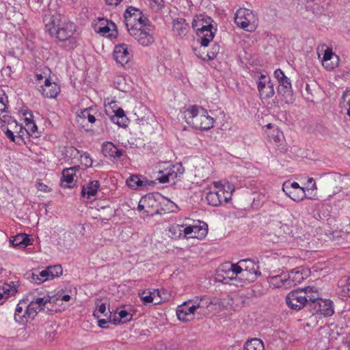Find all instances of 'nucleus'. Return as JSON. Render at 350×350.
Wrapping results in <instances>:
<instances>
[{
  "label": "nucleus",
  "instance_id": "obj_12",
  "mask_svg": "<svg viewBox=\"0 0 350 350\" xmlns=\"http://www.w3.org/2000/svg\"><path fill=\"white\" fill-rule=\"evenodd\" d=\"M50 301L51 297L49 296L33 299L25 307V314H28L27 317H30V319H33L36 316V314L44 308L45 305L47 303H50Z\"/></svg>",
  "mask_w": 350,
  "mask_h": 350
},
{
  "label": "nucleus",
  "instance_id": "obj_1",
  "mask_svg": "<svg viewBox=\"0 0 350 350\" xmlns=\"http://www.w3.org/2000/svg\"><path fill=\"white\" fill-rule=\"evenodd\" d=\"M46 31L51 36H55L59 41L64 42V46L68 50L73 49L78 45V39L73 36L75 25L70 22H62L57 16H52L45 24Z\"/></svg>",
  "mask_w": 350,
  "mask_h": 350
},
{
  "label": "nucleus",
  "instance_id": "obj_7",
  "mask_svg": "<svg viewBox=\"0 0 350 350\" xmlns=\"http://www.w3.org/2000/svg\"><path fill=\"white\" fill-rule=\"evenodd\" d=\"M201 301H202V298L200 301H198V298H197L194 301V304L191 306H189V304H190L192 300L185 301L181 306H179L176 310V315L178 319L180 321L185 322L193 319L196 310L202 307L200 303Z\"/></svg>",
  "mask_w": 350,
  "mask_h": 350
},
{
  "label": "nucleus",
  "instance_id": "obj_57",
  "mask_svg": "<svg viewBox=\"0 0 350 350\" xmlns=\"http://www.w3.org/2000/svg\"><path fill=\"white\" fill-rule=\"evenodd\" d=\"M124 116H125L124 111L122 109L120 108L116 111V117L123 118Z\"/></svg>",
  "mask_w": 350,
  "mask_h": 350
},
{
  "label": "nucleus",
  "instance_id": "obj_50",
  "mask_svg": "<svg viewBox=\"0 0 350 350\" xmlns=\"http://www.w3.org/2000/svg\"><path fill=\"white\" fill-rule=\"evenodd\" d=\"M83 158L84 164L86 167H91L92 165V160L90 157V154L88 153H84L83 155L81 156Z\"/></svg>",
  "mask_w": 350,
  "mask_h": 350
},
{
  "label": "nucleus",
  "instance_id": "obj_38",
  "mask_svg": "<svg viewBox=\"0 0 350 350\" xmlns=\"http://www.w3.org/2000/svg\"><path fill=\"white\" fill-rule=\"evenodd\" d=\"M118 314H119L118 319H116V317H115L113 319L114 324L120 323V321L122 319H124V322H125V321H129L132 319V314H129L127 311H126L124 310H120Z\"/></svg>",
  "mask_w": 350,
  "mask_h": 350
},
{
  "label": "nucleus",
  "instance_id": "obj_34",
  "mask_svg": "<svg viewBox=\"0 0 350 350\" xmlns=\"http://www.w3.org/2000/svg\"><path fill=\"white\" fill-rule=\"evenodd\" d=\"M31 282L36 284H41L48 280V272L46 269L41 271L33 272L31 273Z\"/></svg>",
  "mask_w": 350,
  "mask_h": 350
},
{
  "label": "nucleus",
  "instance_id": "obj_56",
  "mask_svg": "<svg viewBox=\"0 0 350 350\" xmlns=\"http://www.w3.org/2000/svg\"><path fill=\"white\" fill-rule=\"evenodd\" d=\"M120 1L121 0H105L106 3L109 5H117Z\"/></svg>",
  "mask_w": 350,
  "mask_h": 350
},
{
  "label": "nucleus",
  "instance_id": "obj_29",
  "mask_svg": "<svg viewBox=\"0 0 350 350\" xmlns=\"http://www.w3.org/2000/svg\"><path fill=\"white\" fill-rule=\"evenodd\" d=\"M16 291V288L9 284L3 283L0 285V301L8 299L10 295H14Z\"/></svg>",
  "mask_w": 350,
  "mask_h": 350
},
{
  "label": "nucleus",
  "instance_id": "obj_58",
  "mask_svg": "<svg viewBox=\"0 0 350 350\" xmlns=\"http://www.w3.org/2000/svg\"><path fill=\"white\" fill-rule=\"evenodd\" d=\"M58 298H60L61 300L62 301H70V296L69 295H62L61 294H58Z\"/></svg>",
  "mask_w": 350,
  "mask_h": 350
},
{
  "label": "nucleus",
  "instance_id": "obj_33",
  "mask_svg": "<svg viewBox=\"0 0 350 350\" xmlns=\"http://www.w3.org/2000/svg\"><path fill=\"white\" fill-rule=\"evenodd\" d=\"M46 271L48 272V280L59 277L63 273V269L60 265L49 266Z\"/></svg>",
  "mask_w": 350,
  "mask_h": 350
},
{
  "label": "nucleus",
  "instance_id": "obj_11",
  "mask_svg": "<svg viewBox=\"0 0 350 350\" xmlns=\"http://www.w3.org/2000/svg\"><path fill=\"white\" fill-rule=\"evenodd\" d=\"M310 271L304 267H298L292 269L287 275L289 288L301 283L304 279L309 277Z\"/></svg>",
  "mask_w": 350,
  "mask_h": 350
},
{
  "label": "nucleus",
  "instance_id": "obj_42",
  "mask_svg": "<svg viewBox=\"0 0 350 350\" xmlns=\"http://www.w3.org/2000/svg\"><path fill=\"white\" fill-rule=\"evenodd\" d=\"M149 22L147 17H146L142 13L141 15L137 18V21L136 23L137 24V27L144 29L143 27H145L148 25V23Z\"/></svg>",
  "mask_w": 350,
  "mask_h": 350
},
{
  "label": "nucleus",
  "instance_id": "obj_3",
  "mask_svg": "<svg viewBox=\"0 0 350 350\" xmlns=\"http://www.w3.org/2000/svg\"><path fill=\"white\" fill-rule=\"evenodd\" d=\"M187 123L200 130H208L213 127L214 120L206 110L196 105L189 106L185 111Z\"/></svg>",
  "mask_w": 350,
  "mask_h": 350
},
{
  "label": "nucleus",
  "instance_id": "obj_13",
  "mask_svg": "<svg viewBox=\"0 0 350 350\" xmlns=\"http://www.w3.org/2000/svg\"><path fill=\"white\" fill-rule=\"evenodd\" d=\"M312 305L313 306L314 312L319 313L325 317H330L334 312L332 301L329 299L323 300L319 297V299Z\"/></svg>",
  "mask_w": 350,
  "mask_h": 350
},
{
  "label": "nucleus",
  "instance_id": "obj_59",
  "mask_svg": "<svg viewBox=\"0 0 350 350\" xmlns=\"http://www.w3.org/2000/svg\"><path fill=\"white\" fill-rule=\"evenodd\" d=\"M146 199L144 198V199H141L139 202V204H138V206H137V208L139 211H142L144 209V205L142 204V202H146Z\"/></svg>",
  "mask_w": 350,
  "mask_h": 350
},
{
  "label": "nucleus",
  "instance_id": "obj_40",
  "mask_svg": "<svg viewBox=\"0 0 350 350\" xmlns=\"http://www.w3.org/2000/svg\"><path fill=\"white\" fill-rule=\"evenodd\" d=\"M106 305L104 303L98 305V309L94 312V316L96 318H100V314H103L105 317L107 316V313L106 312Z\"/></svg>",
  "mask_w": 350,
  "mask_h": 350
},
{
  "label": "nucleus",
  "instance_id": "obj_60",
  "mask_svg": "<svg viewBox=\"0 0 350 350\" xmlns=\"http://www.w3.org/2000/svg\"><path fill=\"white\" fill-rule=\"evenodd\" d=\"M25 116H27V113H25ZM29 117H28V116H26V117H25V124H26V123H29V122H34V121L31 119V118L33 117L32 113H31V112L29 113Z\"/></svg>",
  "mask_w": 350,
  "mask_h": 350
},
{
  "label": "nucleus",
  "instance_id": "obj_16",
  "mask_svg": "<svg viewBox=\"0 0 350 350\" xmlns=\"http://www.w3.org/2000/svg\"><path fill=\"white\" fill-rule=\"evenodd\" d=\"M79 170V166H74L72 167L64 169L62 172L60 185L64 188H72L71 184L74 180V176L76 171Z\"/></svg>",
  "mask_w": 350,
  "mask_h": 350
},
{
  "label": "nucleus",
  "instance_id": "obj_45",
  "mask_svg": "<svg viewBox=\"0 0 350 350\" xmlns=\"http://www.w3.org/2000/svg\"><path fill=\"white\" fill-rule=\"evenodd\" d=\"M219 46L217 44H214L212 47V51L207 53L208 59H213L216 55L219 53Z\"/></svg>",
  "mask_w": 350,
  "mask_h": 350
},
{
  "label": "nucleus",
  "instance_id": "obj_14",
  "mask_svg": "<svg viewBox=\"0 0 350 350\" xmlns=\"http://www.w3.org/2000/svg\"><path fill=\"white\" fill-rule=\"evenodd\" d=\"M113 57L116 62L123 66L126 64L131 57V55L128 51L127 45L122 44L116 46L113 51Z\"/></svg>",
  "mask_w": 350,
  "mask_h": 350
},
{
  "label": "nucleus",
  "instance_id": "obj_55",
  "mask_svg": "<svg viewBox=\"0 0 350 350\" xmlns=\"http://www.w3.org/2000/svg\"><path fill=\"white\" fill-rule=\"evenodd\" d=\"M350 281H348L347 282V284L344 286V288L342 291L346 293V295L349 297H350V285H349Z\"/></svg>",
  "mask_w": 350,
  "mask_h": 350
},
{
  "label": "nucleus",
  "instance_id": "obj_23",
  "mask_svg": "<svg viewBox=\"0 0 350 350\" xmlns=\"http://www.w3.org/2000/svg\"><path fill=\"white\" fill-rule=\"evenodd\" d=\"M188 29L189 26L184 18H177L174 20L173 31L176 35L179 36H185L187 33Z\"/></svg>",
  "mask_w": 350,
  "mask_h": 350
},
{
  "label": "nucleus",
  "instance_id": "obj_31",
  "mask_svg": "<svg viewBox=\"0 0 350 350\" xmlns=\"http://www.w3.org/2000/svg\"><path fill=\"white\" fill-rule=\"evenodd\" d=\"M156 293L158 296L159 295V292L158 290H154L152 292L142 291L139 292V297H140L142 303L144 305H146L153 302Z\"/></svg>",
  "mask_w": 350,
  "mask_h": 350
},
{
  "label": "nucleus",
  "instance_id": "obj_24",
  "mask_svg": "<svg viewBox=\"0 0 350 350\" xmlns=\"http://www.w3.org/2000/svg\"><path fill=\"white\" fill-rule=\"evenodd\" d=\"M269 284L274 288L284 287V288H289L287 275H277L270 277Z\"/></svg>",
  "mask_w": 350,
  "mask_h": 350
},
{
  "label": "nucleus",
  "instance_id": "obj_26",
  "mask_svg": "<svg viewBox=\"0 0 350 350\" xmlns=\"http://www.w3.org/2000/svg\"><path fill=\"white\" fill-rule=\"evenodd\" d=\"M13 246L25 248L31 244V239L26 234H18L10 241Z\"/></svg>",
  "mask_w": 350,
  "mask_h": 350
},
{
  "label": "nucleus",
  "instance_id": "obj_6",
  "mask_svg": "<svg viewBox=\"0 0 350 350\" xmlns=\"http://www.w3.org/2000/svg\"><path fill=\"white\" fill-rule=\"evenodd\" d=\"M256 17L252 11L245 9H239L234 16L235 23L241 28L248 31H252L256 26Z\"/></svg>",
  "mask_w": 350,
  "mask_h": 350
},
{
  "label": "nucleus",
  "instance_id": "obj_39",
  "mask_svg": "<svg viewBox=\"0 0 350 350\" xmlns=\"http://www.w3.org/2000/svg\"><path fill=\"white\" fill-rule=\"evenodd\" d=\"M150 7L154 12L160 11L164 7L163 0H149Z\"/></svg>",
  "mask_w": 350,
  "mask_h": 350
},
{
  "label": "nucleus",
  "instance_id": "obj_20",
  "mask_svg": "<svg viewBox=\"0 0 350 350\" xmlns=\"http://www.w3.org/2000/svg\"><path fill=\"white\" fill-rule=\"evenodd\" d=\"M282 191L291 199L296 202L301 201L306 198L304 188H300V189H298L297 191H293L290 190V187H288V185L284 183L282 185Z\"/></svg>",
  "mask_w": 350,
  "mask_h": 350
},
{
  "label": "nucleus",
  "instance_id": "obj_21",
  "mask_svg": "<svg viewBox=\"0 0 350 350\" xmlns=\"http://www.w3.org/2000/svg\"><path fill=\"white\" fill-rule=\"evenodd\" d=\"M102 152L105 157L119 158L122 155V150L117 148L111 142H105L102 146Z\"/></svg>",
  "mask_w": 350,
  "mask_h": 350
},
{
  "label": "nucleus",
  "instance_id": "obj_52",
  "mask_svg": "<svg viewBox=\"0 0 350 350\" xmlns=\"http://www.w3.org/2000/svg\"><path fill=\"white\" fill-rule=\"evenodd\" d=\"M172 173L171 174H165V175H162L161 176H160L158 180H159L160 183H169L170 182V178L171 176H172Z\"/></svg>",
  "mask_w": 350,
  "mask_h": 350
},
{
  "label": "nucleus",
  "instance_id": "obj_8",
  "mask_svg": "<svg viewBox=\"0 0 350 350\" xmlns=\"http://www.w3.org/2000/svg\"><path fill=\"white\" fill-rule=\"evenodd\" d=\"M150 25H148V27H146L145 29L138 28L137 27L129 28L130 35L143 46H149L154 41L153 35L150 33Z\"/></svg>",
  "mask_w": 350,
  "mask_h": 350
},
{
  "label": "nucleus",
  "instance_id": "obj_9",
  "mask_svg": "<svg viewBox=\"0 0 350 350\" xmlns=\"http://www.w3.org/2000/svg\"><path fill=\"white\" fill-rule=\"evenodd\" d=\"M257 88L260 97L262 99L270 98L275 94L273 83L271 79L265 75H260L259 80L257 81Z\"/></svg>",
  "mask_w": 350,
  "mask_h": 350
},
{
  "label": "nucleus",
  "instance_id": "obj_27",
  "mask_svg": "<svg viewBox=\"0 0 350 350\" xmlns=\"http://www.w3.org/2000/svg\"><path fill=\"white\" fill-rule=\"evenodd\" d=\"M113 215V210L109 206H105L101 207V210H98V213L94 217V219L100 220L102 222H106Z\"/></svg>",
  "mask_w": 350,
  "mask_h": 350
},
{
  "label": "nucleus",
  "instance_id": "obj_48",
  "mask_svg": "<svg viewBox=\"0 0 350 350\" xmlns=\"http://www.w3.org/2000/svg\"><path fill=\"white\" fill-rule=\"evenodd\" d=\"M274 77L277 79L278 83L286 78L283 71L280 69L275 70Z\"/></svg>",
  "mask_w": 350,
  "mask_h": 350
},
{
  "label": "nucleus",
  "instance_id": "obj_32",
  "mask_svg": "<svg viewBox=\"0 0 350 350\" xmlns=\"http://www.w3.org/2000/svg\"><path fill=\"white\" fill-rule=\"evenodd\" d=\"M51 0H29L28 3L32 10L36 11L44 10L50 3Z\"/></svg>",
  "mask_w": 350,
  "mask_h": 350
},
{
  "label": "nucleus",
  "instance_id": "obj_47",
  "mask_svg": "<svg viewBox=\"0 0 350 350\" xmlns=\"http://www.w3.org/2000/svg\"><path fill=\"white\" fill-rule=\"evenodd\" d=\"M218 193V200H219V204L222 202H228V196H225V189L224 188H220L218 191H215Z\"/></svg>",
  "mask_w": 350,
  "mask_h": 350
},
{
  "label": "nucleus",
  "instance_id": "obj_22",
  "mask_svg": "<svg viewBox=\"0 0 350 350\" xmlns=\"http://www.w3.org/2000/svg\"><path fill=\"white\" fill-rule=\"evenodd\" d=\"M126 184L129 187L133 189H142L149 185L147 180L142 179V176L138 175H131L127 180Z\"/></svg>",
  "mask_w": 350,
  "mask_h": 350
},
{
  "label": "nucleus",
  "instance_id": "obj_18",
  "mask_svg": "<svg viewBox=\"0 0 350 350\" xmlns=\"http://www.w3.org/2000/svg\"><path fill=\"white\" fill-rule=\"evenodd\" d=\"M277 238H285L286 235H291L292 230L286 224H282L280 221L273 223L271 225V232Z\"/></svg>",
  "mask_w": 350,
  "mask_h": 350
},
{
  "label": "nucleus",
  "instance_id": "obj_49",
  "mask_svg": "<svg viewBox=\"0 0 350 350\" xmlns=\"http://www.w3.org/2000/svg\"><path fill=\"white\" fill-rule=\"evenodd\" d=\"M225 187L228 189V191L225 190V196H228V202L231 199V192L234 190V186L230 183H227L225 185Z\"/></svg>",
  "mask_w": 350,
  "mask_h": 350
},
{
  "label": "nucleus",
  "instance_id": "obj_43",
  "mask_svg": "<svg viewBox=\"0 0 350 350\" xmlns=\"http://www.w3.org/2000/svg\"><path fill=\"white\" fill-rule=\"evenodd\" d=\"M1 129L3 132H5V134L8 139H10L12 142L15 141V136L13 131L11 130L12 129H10L5 124L1 125Z\"/></svg>",
  "mask_w": 350,
  "mask_h": 350
},
{
  "label": "nucleus",
  "instance_id": "obj_4",
  "mask_svg": "<svg viewBox=\"0 0 350 350\" xmlns=\"http://www.w3.org/2000/svg\"><path fill=\"white\" fill-rule=\"evenodd\" d=\"M212 21L211 17L204 15L196 16L193 19L192 27L196 31L197 35L200 37V42L203 46H207L214 38Z\"/></svg>",
  "mask_w": 350,
  "mask_h": 350
},
{
  "label": "nucleus",
  "instance_id": "obj_37",
  "mask_svg": "<svg viewBox=\"0 0 350 350\" xmlns=\"http://www.w3.org/2000/svg\"><path fill=\"white\" fill-rule=\"evenodd\" d=\"M218 193L215 191H210L207 193L206 196V199L208 202V204L213 206H217L219 205V200H218Z\"/></svg>",
  "mask_w": 350,
  "mask_h": 350
},
{
  "label": "nucleus",
  "instance_id": "obj_51",
  "mask_svg": "<svg viewBox=\"0 0 350 350\" xmlns=\"http://www.w3.org/2000/svg\"><path fill=\"white\" fill-rule=\"evenodd\" d=\"M282 260L284 263H288L290 265H293L295 261L297 260V258L295 257H289V256H282Z\"/></svg>",
  "mask_w": 350,
  "mask_h": 350
},
{
  "label": "nucleus",
  "instance_id": "obj_64",
  "mask_svg": "<svg viewBox=\"0 0 350 350\" xmlns=\"http://www.w3.org/2000/svg\"><path fill=\"white\" fill-rule=\"evenodd\" d=\"M214 185L217 188H223L222 185L219 182H215Z\"/></svg>",
  "mask_w": 350,
  "mask_h": 350
},
{
  "label": "nucleus",
  "instance_id": "obj_36",
  "mask_svg": "<svg viewBox=\"0 0 350 350\" xmlns=\"http://www.w3.org/2000/svg\"><path fill=\"white\" fill-rule=\"evenodd\" d=\"M40 92L42 94L47 98H55L59 92V88L56 83H53V86L51 88H43L41 86Z\"/></svg>",
  "mask_w": 350,
  "mask_h": 350
},
{
  "label": "nucleus",
  "instance_id": "obj_10",
  "mask_svg": "<svg viewBox=\"0 0 350 350\" xmlns=\"http://www.w3.org/2000/svg\"><path fill=\"white\" fill-rule=\"evenodd\" d=\"M94 30L102 36L109 38H115L118 33L116 24L105 18H98L94 25Z\"/></svg>",
  "mask_w": 350,
  "mask_h": 350
},
{
  "label": "nucleus",
  "instance_id": "obj_63",
  "mask_svg": "<svg viewBox=\"0 0 350 350\" xmlns=\"http://www.w3.org/2000/svg\"><path fill=\"white\" fill-rule=\"evenodd\" d=\"M88 120L90 123H94L96 121L95 117L90 113L88 114Z\"/></svg>",
  "mask_w": 350,
  "mask_h": 350
},
{
  "label": "nucleus",
  "instance_id": "obj_15",
  "mask_svg": "<svg viewBox=\"0 0 350 350\" xmlns=\"http://www.w3.org/2000/svg\"><path fill=\"white\" fill-rule=\"evenodd\" d=\"M142 12L139 10L133 7H129L127 8L124 13L125 25L129 31V28H134L137 27L136 23L137 18L141 15Z\"/></svg>",
  "mask_w": 350,
  "mask_h": 350
},
{
  "label": "nucleus",
  "instance_id": "obj_41",
  "mask_svg": "<svg viewBox=\"0 0 350 350\" xmlns=\"http://www.w3.org/2000/svg\"><path fill=\"white\" fill-rule=\"evenodd\" d=\"M199 230H200V228L198 226L185 227L183 230L184 235L187 236V235L191 234L192 232H194V235H191L190 237H196L197 236L196 235V233Z\"/></svg>",
  "mask_w": 350,
  "mask_h": 350
},
{
  "label": "nucleus",
  "instance_id": "obj_44",
  "mask_svg": "<svg viewBox=\"0 0 350 350\" xmlns=\"http://www.w3.org/2000/svg\"><path fill=\"white\" fill-rule=\"evenodd\" d=\"M26 126L27 127L26 131L29 135H33L36 133L38 128L34 122H29V123H26Z\"/></svg>",
  "mask_w": 350,
  "mask_h": 350
},
{
  "label": "nucleus",
  "instance_id": "obj_61",
  "mask_svg": "<svg viewBox=\"0 0 350 350\" xmlns=\"http://www.w3.org/2000/svg\"><path fill=\"white\" fill-rule=\"evenodd\" d=\"M98 322V325L103 328L105 327V324L108 323V321L104 319H99Z\"/></svg>",
  "mask_w": 350,
  "mask_h": 350
},
{
  "label": "nucleus",
  "instance_id": "obj_28",
  "mask_svg": "<svg viewBox=\"0 0 350 350\" xmlns=\"http://www.w3.org/2000/svg\"><path fill=\"white\" fill-rule=\"evenodd\" d=\"M278 87V92L279 94L284 96H291L292 92L291 83L288 78L280 81Z\"/></svg>",
  "mask_w": 350,
  "mask_h": 350
},
{
  "label": "nucleus",
  "instance_id": "obj_62",
  "mask_svg": "<svg viewBox=\"0 0 350 350\" xmlns=\"http://www.w3.org/2000/svg\"><path fill=\"white\" fill-rule=\"evenodd\" d=\"M53 86V84L51 82L49 79H46L44 81V88H51Z\"/></svg>",
  "mask_w": 350,
  "mask_h": 350
},
{
  "label": "nucleus",
  "instance_id": "obj_17",
  "mask_svg": "<svg viewBox=\"0 0 350 350\" xmlns=\"http://www.w3.org/2000/svg\"><path fill=\"white\" fill-rule=\"evenodd\" d=\"M338 59V57L333 53L331 49H327L324 51L322 65L325 69L332 70L337 66Z\"/></svg>",
  "mask_w": 350,
  "mask_h": 350
},
{
  "label": "nucleus",
  "instance_id": "obj_19",
  "mask_svg": "<svg viewBox=\"0 0 350 350\" xmlns=\"http://www.w3.org/2000/svg\"><path fill=\"white\" fill-rule=\"evenodd\" d=\"M27 306V304L24 300L21 301L16 306L14 313V319L17 323L20 324H25L30 319V317H27L28 314H25V307Z\"/></svg>",
  "mask_w": 350,
  "mask_h": 350
},
{
  "label": "nucleus",
  "instance_id": "obj_30",
  "mask_svg": "<svg viewBox=\"0 0 350 350\" xmlns=\"http://www.w3.org/2000/svg\"><path fill=\"white\" fill-rule=\"evenodd\" d=\"M244 350H264V345L260 339L252 338L245 342Z\"/></svg>",
  "mask_w": 350,
  "mask_h": 350
},
{
  "label": "nucleus",
  "instance_id": "obj_46",
  "mask_svg": "<svg viewBox=\"0 0 350 350\" xmlns=\"http://www.w3.org/2000/svg\"><path fill=\"white\" fill-rule=\"evenodd\" d=\"M36 187L39 191H41L43 192L48 193L51 191V189L50 187H49L46 185H45L44 183L41 182L40 180H37Z\"/></svg>",
  "mask_w": 350,
  "mask_h": 350
},
{
  "label": "nucleus",
  "instance_id": "obj_25",
  "mask_svg": "<svg viewBox=\"0 0 350 350\" xmlns=\"http://www.w3.org/2000/svg\"><path fill=\"white\" fill-rule=\"evenodd\" d=\"M100 187L99 183L97 180H92L89 182L86 186H83L81 190L82 196H87L88 198L94 196Z\"/></svg>",
  "mask_w": 350,
  "mask_h": 350
},
{
  "label": "nucleus",
  "instance_id": "obj_2",
  "mask_svg": "<svg viewBox=\"0 0 350 350\" xmlns=\"http://www.w3.org/2000/svg\"><path fill=\"white\" fill-rule=\"evenodd\" d=\"M319 299V293L314 287L306 286L290 292L286 297L287 306L295 310H300L305 306L315 304Z\"/></svg>",
  "mask_w": 350,
  "mask_h": 350
},
{
  "label": "nucleus",
  "instance_id": "obj_54",
  "mask_svg": "<svg viewBox=\"0 0 350 350\" xmlns=\"http://www.w3.org/2000/svg\"><path fill=\"white\" fill-rule=\"evenodd\" d=\"M284 183H286L287 185H288V187H290V190H291V189H300V188H302L301 187L299 186V185L296 183V182H293L292 183H290L288 182H285Z\"/></svg>",
  "mask_w": 350,
  "mask_h": 350
},
{
  "label": "nucleus",
  "instance_id": "obj_5",
  "mask_svg": "<svg viewBox=\"0 0 350 350\" xmlns=\"http://www.w3.org/2000/svg\"><path fill=\"white\" fill-rule=\"evenodd\" d=\"M228 277L232 278L234 275L243 273V275H247L248 273L258 275L256 270V265L249 259L241 260L237 264H226L223 266Z\"/></svg>",
  "mask_w": 350,
  "mask_h": 350
},
{
  "label": "nucleus",
  "instance_id": "obj_35",
  "mask_svg": "<svg viewBox=\"0 0 350 350\" xmlns=\"http://www.w3.org/2000/svg\"><path fill=\"white\" fill-rule=\"evenodd\" d=\"M0 122L1 124V125L5 124L7 126H10V129L12 130H15L19 126L16 120L8 115H0Z\"/></svg>",
  "mask_w": 350,
  "mask_h": 350
},
{
  "label": "nucleus",
  "instance_id": "obj_53",
  "mask_svg": "<svg viewBox=\"0 0 350 350\" xmlns=\"http://www.w3.org/2000/svg\"><path fill=\"white\" fill-rule=\"evenodd\" d=\"M182 228H183V226H175V227H172L170 229V231L172 232V233H174V234H176V231H178V235H177L176 237H180L181 235V232H182Z\"/></svg>",
  "mask_w": 350,
  "mask_h": 350
}]
</instances>
